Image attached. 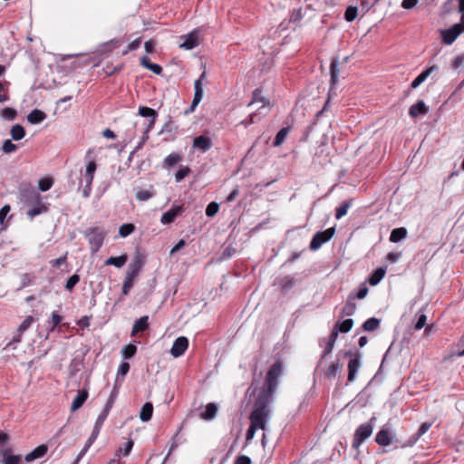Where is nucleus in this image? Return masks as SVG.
I'll return each mask as SVG.
<instances>
[{
	"instance_id": "obj_38",
	"label": "nucleus",
	"mask_w": 464,
	"mask_h": 464,
	"mask_svg": "<svg viewBox=\"0 0 464 464\" xmlns=\"http://www.w3.org/2000/svg\"><path fill=\"white\" fill-rule=\"evenodd\" d=\"M181 156L179 153L173 152L168 155L163 161L164 167L169 168L178 164L181 160Z\"/></svg>"
},
{
	"instance_id": "obj_33",
	"label": "nucleus",
	"mask_w": 464,
	"mask_h": 464,
	"mask_svg": "<svg viewBox=\"0 0 464 464\" xmlns=\"http://www.w3.org/2000/svg\"><path fill=\"white\" fill-rule=\"evenodd\" d=\"M142 266H143L142 261L138 257L133 263H131L129 266L127 275L135 278L140 274V272L142 268Z\"/></svg>"
},
{
	"instance_id": "obj_56",
	"label": "nucleus",
	"mask_w": 464,
	"mask_h": 464,
	"mask_svg": "<svg viewBox=\"0 0 464 464\" xmlns=\"http://www.w3.org/2000/svg\"><path fill=\"white\" fill-rule=\"evenodd\" d=\"M34 279V276L33 274L25 273L21 277V287L28 286L32 284Z\"/></svg>"
},
{
	"instance_id": "obj_53",
	"label": "nucleus",
	"mask_w": 464,
	"mask_h": 464,
	"mask_svg": "<svg viewBox=\"0 0 464 464\" xmlns=\"http://www.w3.org/2000/svg\"><path fill=\"white\" fill-rule=\"evenodd\" d=\"M219 210V205L217 202H210L206 208V215L209 218L214 217Z\"/></svg>"
},
{
	"instance_id": "obj_1",
	"label": "nucleus",
	"mask_w": 464,
	"mask_h": 464,
	"mask_svg": "<svg viewBox=\"0 0 464 464\" xmlns=\"http://www.w3.org/2000/svg\"><path fill=\"white\" fill-rule=\"evenodd\" d=\"M283 373V362H275L268 369L263 386L255 401L250 413V425L258 430H265L270 415L269 404L278 386V379Z\"/></svg>"
},
{
	"instance_id": "obj_63",
	"label": "nucleus",
	"mask_w": 464,
	"mask_h": 464,
	"mask_svg": "<svg viewBox=\"0 0 464 464\" xmlns=\"http://www.w3.org/2000/svg\"><path fill=\"white\" fill-rule=\"evenodd\" d=\"M156 43L154 40L150 39L144 44L145 50L148 53H152L155 51Z\"/></svg>"
},
{
	"instance_id": "obj_23",
	"label": "nucleus",
	"mask_w": 464,
	"mask_h": 464,
	"mask_svg": "<svg viewBox=\"0 0 464 464\" xmlns=\"http://www.w3.org/2000/svg\"><path fill=\"white\" fill-rule=\"evenodd\" d=\"M140 65L153 72L155 74H160L162 72V67L157 63H151L147 55H143L140 58Z\"/></svg>"
},
{
	"instance_id": "obj_28",
	"label": "nucleus",
	"mask_w": 464,
	"mask_h": 464,
	"mask_svg": "<svg viewBox=\"0 0 464 464\" xmlns=\"http://www.w3.org/2000/svg\"><path fill=\"white\" fill-rule=\"evenodd\" d=\"M12 450L10 448L3 450L1 454L3 456L2 462L4 464H19L21 458L19 455H9Z\"/></svg>"
},
{
	"instance_id": "obj_46",
	"label": "nucleus",
	"mask_w": 464,
	"mask_h": 464,
	"mask_svg": "<svg viewBox=\"0 0 464 464\" xmlns=\"http://www.w3.org/2000/svg\"><path fill=\"white\" fill-rule=\"evenodd\" d=\"M432 426V422H423L417 433H416V436L414 438V440H412V442L411 443V445H413L422 435H424L430 429V427Z\"/></svg>"
},
{
	"instance_id": "obj_35",
	"label": "nucleus",
	"mask_w": 464,
	"mask_h": 464,
	"mask_svg": "<svg viewBox=\"0 0 464 464\" xmlns=\"http://www.w3.org/2000/svg\"><path fill=\"white\" fill-rule=\"evenodd\" d=\"M380 323L379 319L371 317L362 324V328L364 331L373 332L380 327Z\"/></svg>"
},
{
	"instance_id": "obj_24",
	"label": "nucleus",
	"mask_w": 464,
	"mask_h": 464,
	"mask_svg": "<svg viewBox=\"0 0 464 464\" xmlns=\"http://www.w3.org/2000/svg\"><path fill=\"white\" fill-rule=\"evenodd\" d=\"M217 412L218 406L215 403L210 402L207 404L205 411L200 413V418L205 420H211L216 417Z\"/></svg>"
},
{
	"instance_id": "obj_17",
	"label": "nucleus",
	"mask_w": 464,
	"mask_h": 464,
	"mask_svg": "<svg viewBox=\"0 0 464 464\" xmlns=\"http://www.w3.org/2000/svg\"><path fill=\"white\" fill-rule=\"evenodd\" d=\"M48 450V447L45 444L39 445L30 453L26 454L24 459L26 462H31L36 459L44 457Z\"/></svg>"
},
{
	"instance_id": "obj_59",
	"label": "nucleus",
	"mask_w": 464,
	"mask_h": 464,
	"mask_svg": "<svg viewBox=\"0 0 464 464\" xmlns=\"http://www.w3.org/2000/svg\"><path fill=\"white\" fill-rule=\"evenodd\" d=\"M92 316H82L78 322H77V324L82 328V329H84V328H88L90 326V320H91Z\"/></svg>"
},
{
	"instance_id": "obj_25",
	"label": "nucleus",
	"mask_w": 464,
	"mask_h": 464,
	"mask_svg": "<svg viewBox=\"0 0 464 464\" xmlns=\"http://www.w3.org/2000/svg\"><path fill=\"white\" fill-rule=\"evenodd\" d=\"M353 326V319H345L342 323H339V322L336 323L334 325V328L332 331H336L337 334L339 332H341L343 334H346L351 331Z\"/></svg>"
},
{
	"instance_id": "obj_5",
	"label": "nucleus",
	"mask_w": 464,
	"mask_h": 464,
	"mask_svg": "<svg viewBox=\"0 0 464 464\" xmlns=\"http://www.w3.org/2000/svg\"><path fill=\"white\" fill-rule=\"evenodd\" d=\"M335 234L334 227H329L324 231H319L314 234L310 243L311 250L319 249L323 244L328 242Z\"/></svg>"
},
{
	"instance_id": "obj_58",
	"label": "nucleus",
	"mask_w": 464,
	"mask_h": 464,
	"mask_svg": "<svg viewBox=\"0 0 464 464\" xmlns=\"http://www.w3.org/2000/svg\"><path fill=\"white\" fill-rule=\"evenodd\" d=\"M426 322H427V316L425 314H420L419 317H418V320L415 324V326H414V329L415 330H420L422 327H424V325L426 324Z\"/></svg>"
},
{
	"instance_id": "obj_27",
	"label": "nucleus",
	"mask_w": 464,
	"mask_h": 464,
	"mask_svg": "<svg viewBox=\"0 0 464 464\" xmlns=\"http://www.w3.org/2000/svg\"><path fill=\"white\" fill-rule=\"evenodd\" d=\"M260 102L262 103L261 108H265L266 106H269V102L262 96V90L257 88L253 92L252 99L250 102L248 103V106Z\"/></svg>"
},
{
	"instance_id": "obj_20",
	"label": "nucleus",
	"mask_w": 464,
	"mask_h": 464,
	"mask_svg": "<svg viewBox=\"0 0 464 464\" xmlns=\"http://www.w3.org/2000/svg\"><path fill=\"white\" fill-rule=\"evenodd\" d=\"M355 296L353 294H350L346 304L342 309L343 316H352L356 311V304L354 303Z\"/></svg>"
},
{
	"instance_id": "obj_30",
	"label": "nucleus",
	"mask_w": 464,
	"mask_h": 464,
	"mask_svg": "<svg viewBox=\"0 0 464 464\" xmlns=\"http://www.w3.org/2000/svg\"><path fill=\"white\" fill-rule=\"evenodd\" d=\"M128 260L127 255H121L120 256H111L105 260L106 266H114L116 267L123 266Z\"/></svg>"
},
{
	"instance_id": "obj_41",
	"label": "nucleus",
	"mask_w": 464,
	"mask_h": 464,
	"mask_svg": "<svg viewBox=\"0 0 464 464\" xmlns=\"http://www.w3.org/2000/svg\"><path fill=\"white\" fill-rule=\"evenodd\" d=\"M153 196H154V191H153L152 186H150V189L139 190L136 193V198L139 201H147V200L150 199L151 198H153Z\"/></svg>"
},
{
	"instance_id": "obj_10",
	"label": "nucleus",
	"mask_w": 464,
	"mask_h": 464,
	"mask_svg": "<svg viewBox=\"0 0 464 464\" xmlns=\"http://www.w3.org/2000/svg\"><path fill=\"white\" fill-rule=\"evenodd\" d=\"M188 347V339L185 336L178 337L170 349L173 357L178 358L185 353Z\"/></svg>"
},
{
	"instance_id": "obj_45",
	"label": "nucleus",
	"mask_w": 464,
	"mask_h": 464,
	"mask_svg": "<svg viewBox=\"0 0 464 464\" xmlns=\"http://www.w3.org/2000/svg\"><path fill=\"white\" fill-rule=\"evenodd\" d=\"M350 207H351L350 201L343 202L342 205L336 208V211H335L336 219H341L343 217H344L347 214Z\"/></svg>"
},
{
	"instance_id": "obj_4",
	"label": "nucleus",
	"mask_w": 464,
	"mask_h": 464,
	"mask_svg": "<svg viewBox=\"0 0 464 464\" xmlns=\"http://www.w3.org/2000/svg\"><path fill=\"white\" fill-rule=\"evenodd\" d=\"M90 245L92 254H96L102 246L107 233L100 227H89L83 232Z\"/></svg>"
},
{
	"instance_id": "obj_22",
	"label": "nucleus",
	"mask_w": 464,
	"mask_h": 464,
	"mask_svg": "<svg viewBox=\"0 0 464 464\" xmlns=\"http://www.w3.org/2000/svg\"><path fill=\"white\" fill-rule=\"evenodd\" d=\"M375 441L381 446H389L392 443L390 431L386 429L379 430L376 434Z\"/></svg>"
},
{
	"instance_id": "obj_9",
	"label": "nucleus",
	"mask_w": 464,
	"mask_h": 464,
	"mask_svg": "<svg viewBox=\"0 0 464 464\" xmlns=\"http://www.w3.org/2000/svg\"><path fill=\"white\" fill-rule=\"evenodd\" d=\"M204 77H205V72H203L201 74L200 78L198 79L194 83V88H195L194 98H193L190 107L186 111V114L194 111L196 107L198 105V103L201 102V100L203 98V89H202L201 79Z\"/></svg>"
},
{
	"instance_id": "obj_40",
	"label": "nucleus",
	"mask_w": 464,
	"mask_h": 464,
	"mask_svg": "<svg viewBox=\"0 0 464 464\" xmlns=\"http://www.w3.org/2000/svg\"><path fill=\"white\" fill-rule=\"evenodd\" d=\"M111 408V404L110 402L107 403L106 407L104 408V410L102 411V412L98 416V418L96 419V421H95V424L94 426L102 429L105 420L107 419L108 417V414H109V411Z\"/></svg>"
},
{
	"instance_id": "obj_42",
	"label": "nucleus",
	"mask_w": 464,
	"mask_h": 464,
	"mask_svg": "<svg viewBox=\"0 0 464 464\" xmlns=\"http://www.w3.org/2000/svg\"><path fill=\"white\" fill-rule=\"evenodd\" d=\"M288 132H289V128H282L276 135L273 145L275 147L280 146L285 141Z\"/></svg>"
},
{
	"instance_id": "obj_29",
	"label": "nucleus",
	"mask_w": 464,
	"mask_h": 464,
	"mask_svg": "<svg viewBox=\"0 0 464 464\" xmlns=\"http://www.w3.org/2000/svg\"><path fill=\"white\" fill-rule=\"evenodd\" d=\"M341 369L342 365L339 362H333L324 370V374L328 379H334Z\"/></svg>"
},
{
	"instance_id": "obj_21",
	"label": "nucleus",
	"mask_w": 464,
	"mask_h": 464,
	"mask_svg": "<svg viewBox=\"0 0 464 464\" xmlns=\"http://www.w3.org/2000/svg\"><path fill=\"white\" fill-rule=\"evenodd\" d=\"M198 34L197 32H192L186 36V39L184 43L180 44V47L187 50H191L198 46Z\"/></svg>"
},
{
	"instance_id": "obj_7",
	"label": "nucleus",
	"mask_w": 464,
	"mask_h": 464,
	"mask_svg": "<svg viewBox=\"0 0 464 464\" xmlns=\"http://www.w3.org/2000/svg\"><path fill=\"white\" fill-rule=\"evenodd\" d=\"M345 356H350L351 359L348 362V376L347 381L352 382L355 380L357 372L362 366L361 355L356 353H353L351 351L345 353Z\"/></svg>"
},
{
	"instance_id": "obj_15",
	"label": "nucleus",
	"mask_w": 464,
	"mask_h": 464,
	"mask_svg": "<svg viewBox=\"0 0 464 464\" xmlns=\"http://www.w3.org/2000/svg\"><path fill=\"white\" fill-rule=\"evenodd\" d=\"M88 396H89V392L87 389H82V390L79 391L78 394L76 395V397L73 399V401L72 402L71 411H76L77 410H79L84 404V402L87 401Z\"/></svg>"
},
{
	"instance_id": "obj_13",
	"label": "nucleus",
	"mask_w": 464,
	"mask_h": 464,
	"mask_svg": "<svg viewBox=\"0 0 464 464\" xmlns=\"http://www.w3.org/2000/svg\"><path fill=\"white\" fill-rule=\"evenodd\" d=\"M193 148L200 150L202 152H206L212 147V140L209 137L200 135L193 140Z\"/></svg>"
},
{
	"instance_id": "obj_47",
	"label": "nucleus",
	"mask_w": 464,
	"mask_h": 464,
	"mask_svg": "<svg viewBox=\"0 0 464 464\" xmlns=\"http://www.w3.org/2000/svg\"><path fill=\"white\" fill-rule=\"evenodd\" d=\"M135 230V226L131 223L123 224L119 228V234L122 237H126Z\"/></svg>"
},
{
	"instance_id": "obj_8",
	"label": "nucleus",
	"mask_w": 464,
	"mask_h": 464,
	"mask_svg": "<svg viewBox=\"0 0 464 464\" xmlns=\"http://www.w3.org/2000/svg\"><path fill=\"white\" fill-rule=\"evenodd\" d=\"M464 32L463 27L458 24H453L449 29L440 32L443 44H452L456 39Z\"/></svg>"
},
{
	"instance_id": "obj_16",
	"label": "nucleus",
	"mask_w": 464,
	"mask_h": 464,
	"mask_svg": "<svg viewBox=\"0 0 464 464\" xmlns=\"http://www.w3.org/2000/svg\"><path fill=\"white\" fill-rule=\"evenodd\" d=\"M429 108L426 106L422 100L417 102V103L411 105L409 110V115L412 118H416L420 115H424L428 112Z\"/></svg>"
},
{
	"instance_id": "obj_12",
	"label": "nucleus",
	"mask_w": 464,
	"mask_h": 464,
	"mask_svg": "<svg viewBox=\"0 0 464 464\" xmlns=\"http://www.w3.org/2000/svg\"><path fill=\"white\" fill-rule=\"evenodd\" d=\"M338 338V334L336 331H332L329 334L327 340H324V345L323 353L320 358V362H322L328 354H330L334 347L335 342Z\"/></svg>"
},
{
	"instance_id": "obj_34",
	"label": "nucleus",
	"mask_w": 464,
	"mask_h": 464,
	"mask_svg": "<svg viewBox=\"0 0 464 464\" xmlns=\"http://www.w3.org/2000/svg\"><path fill=\"white\" fill-rule=\"evenodd\" d=\"M11 137L14 140H20L25 136V130L20 124H15L10 130Z\"/></svg>"
},
{
	"instance_id": "obj_37",
	"label": "nucleus",
	"mask_w": 464,
	"mask_h": 464,
	"mask_svg": "<svg viewBox=\"0 0 464 464\" xmlns=\"http://www.w3.org/2000/svg\"><path fill=\"white\" fill-rule=\"evenodd\" d=\"M385 270L382 267L377 268L369 277L368 281L371 285H376L383 278Z\"/></svg>"
},
{
	"instance_id": "obj_62",
	"label": "nucleus",
	"mask_w": 464,
	"mask_h": 464,
	"mask_svg": "<svg viewBox=\"0 0 464 464\" xmlns=\"http://www.w3.org/2000/svg\"><path fill=\"white\" fill-rule=\"evenodd\" d=\"M258 429L255 428L254 426L252 425H249V428L247 429L246 430V440L248 442L250 440H252L255 437V434H256V431Z\"/></svg>"
},
{
	"instance_id": "obj_57",
	"label": "nucleus",
	"mask_w": 464,
	"mask_h": 464,
	"mask_svg": "<svg viewBox=\"0 0 464 464\" xmlns=\"http://www.w3.org/2000/svg\"><path fill=\"white\" fill-rule=\"evenodd\" d=\"M457 351L454 352V355H457L459 357L464 356V333L463 335L459 340L458 343L456 344Z\"/></svg>"
},
{
	"instance_id": "obj_19",
	"label": "nucleus",
	"mask_w": 464,
	"mask_h": 464,
	"mask_svg": "<svg viewBox=\"0 0 464 464\" xmlns=\"http://www.w3.org/2000/svg\"><path fill=\"white\" fill-rule=\"evenodd\" d=\"M149 328V316L144 315L135 321L132 330L131 336L136 335L140 332L146 331Z\"/></svg>"
},
{
	"instance_id": "obj_39",
	"label": "nucleus",
	"mask_w": 464,
	"mask_h": 464,
	"mask_svg": "<svg viewBox=\"0 0 464 464\" xmlns=\"http://www.w3.org/2000/svg\"><path fill=\"white\" fill-rule=\"evenodd\" d=\"M136 353H137V346L132 343H129V344L123 346L121 349V355L124 359L132 358Z\"/></svg>"
},
{
	"instance_id": "obj_51",
	"label": "nucleus",
	"mask_w": 464,
	"mask_h": 464,
	"mask_svg": "<svg viewBox=\"0 0 464 464\" xmlns=\"http://www.w3.org/2000/svg\"><path fill=\"white\" fill-rule=\"evenodd\" d=\"M79 281H80L79 275L74 274V275L71 276L66 281L65 289L68 291H72L74 288V286L79 283Z\"/></svg>"
},
{
	"instance_id": "obj_14",
	"label": "nucleus",
	"mask_w": 464,
	"mask_h": 464,
	"mask_svg": "<svg viewBox=\"0 0 464 464\" xmlns=\"http://www.w3.org/2000/svg\"><path fill=\"white\" fill-rule=\"evenodd\" d=\"M182 211L183 206H175L162 214L160 222L162 224H170Z\"/></svg>"
},
{
	"instance_id": "obj_60",
	"label": "nucleus",
	"mask_w": 464,
	"mask_h": 464,
	"mask_svg": "<svg viewBox=\"0 0 464 464\" xmlns=\"http://www.w3.org/2000/svg\"><path fill=\"white\" fill-rule=\"evenodd\" d=\"M10 206L9 205H5L4 207L1 208L0 209V224H3L7 214L10 212Z\"/></svg>"
},
{
	"instance_id": "obj_48",
	"label": "nucleus",
	"mask_w": 464,
	"mask_h": 464,
	"mask_svg": "<svg viewBox=\"0 0 464 464\" xmlns=\"http://www.w3.org/2000/svg\"><path fill=\"white\" fill-rule=\"evenodd\" d=\"M358 14V8L356 6H348L344 13V18L347 22H353Z\"/></svg>"
},
{
	"instance_id": "obj_52",
	"label": "nucleus",
	"mask_w": 464,
	"mask_h": 464,
	"mask_svg": "<svg viewBox=\"0 0 464 464\" xmlns=\"http://www.w3.org/2000/svg\"><path fill=\"white\" fill-rule=\"evenodd\" d=\"M34 321V319L33 316H31V315L26 316L25 319L19 325L17 332L20 334H23L24 331H26L31 326V324H33Z\"/></svg>"
},
{
	"instance_id": "obj_18",
	"label": "nucleus",
	"mask_w": 464,
	"mask_h": 464,
	"mask_svg": "<svg viewBox=\"0 0 464 464\" xmlns=\"http://www.w3.org/2000/svg\"><path fill=\"white\" fill-rule=\"evenodd\" d=\"M438 70V66L432 65L426 70H424L420 74H419L411 82V87L412 89L420 86L433 72Z\"/></svg>"
},
{
	"instance_id": "obj_3",
	"label": "nucleus",
	"mask_w": 464,
	"mask_h": 464,
	"mask_svg": "<svg viewBox=\"0 0 464 464\" xmlns=\"http://www.w3.org/2000/svg\"><path fill=\"white\" fill-rule=\"evenodd\" d=\"M93 152V150H88L85 160H87V164L82 173V179L80 181V186L84 182V187L82 188V197L89 198L92 193V185L94 179V174L97 169V163L95 160L90 159V154Z\"/></svg>"
},
{
	"instance_id": "obj_26",
	"label": "nucleus",
	"mask_w": 464,
	"mask_h": 464,
	"mask_svg": "<svg viewBox=\"0 0 464 464\" xmlns=\"http://www.w3.org/2000/svg\"><path fill=\"white\" fill-rule=\"evenodd\" d=\"M46 118L45 112L38 109L33 110L27 116V120L32 124H37L44 121Z\"/></svg>"
},
{
	"instance_id": "obj_44",
	"label": "nucleus",
	"mask_w": 464,
	"mask_h": 464,
	"mask_svg": "<svg viewBox=\"0 0 464 464\" xmlns=\"http://www.w3.org/2000/svg\"><path fill=\"white\" fill-rule=\"evenodd\" d=\"M53 184V179L51 177H46L39 179L38 181V188L41 191H47L49 190Z\"/></svg>"
},
{
	"instance_id": "obj_2",
	"label": "nucleus",
	"mask_w": 464,
	"mask_h": 464,
	"mask_svg": "<svg viewBox=\"0 0 464 464\" xmlns=\"http://www.w3.org/2000/svg\"><path fill=\"white\" fill-rule=\"evenodd\" d=\"M21 201L28 208L26 216L33 219L49 210L48 204L43 201L41 194L33 188H24L20 192Z\"/></svg>"
},
{
	"instance_id": "obj_49",
	"label": "nucleus",
	"mask_w": 464,
	"mask_h": 464,
	"mask_svg": "<svg viewBox=\"0 0 464 464\" xmlns=\"http://www.w3.org/2000/svg\"><path fill=\"white\" fill-rule=\"evenodd\" d=\"M122 69V64L120 66H113L111 63H108L102 68V71L106 74V76H111L116 72H121Z\"/></svg>"
},
{
	"instance_id": "obj_50",
	"label": "nucleus",
	"mask_w": 464,
	"mask_h": 464,
	"mask_svg": "<svg viewBox=\"0 0 464 464\" xmlns=\"http://www.w3.org/2000/svg\"><path fill=\"white\" fill-rule=\"evenodd\" d=\"M134 279L135 278H133L126 274V277L124 279L123 285H122V295H127L129 294L130 290L133 286Z\"/></svg>"
},
{
	"instance_id": "obj_31",
	"label": "nucleus",
	"mask_w": 464,
	"mask_h": 464,
	"mask_svg": "<svg viewBox=\"0 0 464 464\" xmlns=\"http://www.w3.org/2000/svg\"><path fill=\"white\" fill-rule=\"evenodd\" d=\"M407 237V229L405 227L394 228L390 236V241L392 243L400 242Z\"/></svg>"
},
{
	"instance_id": "obj_6",
	"label": "nucleus",
	"mask_w": 464,
	"mask_h": 464,
	"mask_svg": "<svg viewBox=\"0 0 464 464\" xmlns=\"http://www.w3.org/2000/svg\"><path fill=\"white\" fill-rule=\"evenodd\" d=\"M372 433V426L370 423H363L360 425L353 435L352 447L353 449H358L361 444L368 439Z\"/></svg>"
},
{
	"instance_id": "obj_64",
	"label": "nucleus",
	"mask_w": 464,
	"mask_h": 464,
	"mask_svg": "<svg viewBox=\"0 0 464 464\" xmlns=\"http://www.w3.org/2000/svg\"><path fill=\"white\" fill-rule=\"evenodd\" d=\"M234 464H251V459L248 456L241 455L236 459Z\"/></svg>"
},
{
	"instance_id": "obj_61",
	"label": "nucleus",
	"mask_w": 464,
	"mask_h": 464,
	"mask_svg": "<svg viewBox=\"0 0 464 464\" xmlns=\"http://www.w3.org/2000/svg\"><path fill=\"white\" fill-rule=\"evenodd\" d=\"M368 291V287L363 285L356 294H353V296H355V299H362L367 295Z\"/></svg>"
},
{
	"instance_id": "obj_36",
	"label": "nucleus",
	"mask_w": 464,
	"mask_h": 464,
	"mask_svg": "<svg viewBox=\"0 0 464 464\" xmlns=\"http://www.w3.org/2000/svg\"><path fill=\"white\" fill-rule=\"evenodd\" d=\"M338 65H339V63H338L337 59L332 60L331 64H330L331 84L332 85H334L338 81L339 72H340Z\"/></svg>"
},
{
	"instance_id": "obj_54",
	"label": "nucleus",
	"mask_w": 464,
	"mask_h": 464,
	"mask_svg": "<svg viewBox=\"0 0 464 464\" xmlns=\"http://www.w3.org/2000/svg\"><path fill=\"white\" fill-rule=\"evenodd\" d=\"M190 173V169L188 167L180 168L175 174V179L177 182L181 181Z\"/></svg>"
},
{
	"instance_id": "obj_32",
	"label": "nucleus",
	"mask_w": 464,
	"mask_h": 464,
	"mask_svg": "<svg viewBox=\"0 0 464 464\" xmlns=\"http://www.w3.org/2000/svg\"><path fill=\"white\" fill-rule=\"evenodd\" d=\"M153 413V405L151 402H146L143 404L140 412V418L142 421H149Z\"/></svg>"
},
{
	"instance_id": "obj_55",
	"label": "nucleus",
	"mask_w": 464,
	"mask_h": 464,
	"mask_svg": "<svg viewBox=\"0 0 464 464\" xmlns=\"http://www.w3.org/2000/svg\"><path fill=\"white\" fill-rule=\"evenodd\" d=\"M2 150L5 153H12L17 150V146L14 144L10 140H6L3 143Z\"/></svg>"
},
{
	"instance_id": "obj_43",
	"label": "nucleus",
	"mask_w": 464,
	"mask_h": 464,
	"mask_svg": "<svg viewBox=\"0 0 464 464\" xmlns=\"http://www.w3.org/2000/svg\"><path fill=\"white\" fill-rule=\"evenodd\" d=\"M0 115L7 121H14L17 117V111L14 108L5 107L1 111Z\"/></svg>"
},
{
	"instance_id": "obj_11",
	"label": "nucleus",
	"mask_w": 464,
	"mask_h": 464,
	"mask_svg": "<svg viewBox=\"0 0 464 464\" xmlns=\"http://www.w3.org/2000/svg\"><path fill=\"white\" fill-rule=\"evenodd\" d=\"M139 114L145 118H150L146 128V133H149L156 122V118L158 116L157 111L150 107L140 106L139 108Z\"/></svg>"
}]
</instances>
